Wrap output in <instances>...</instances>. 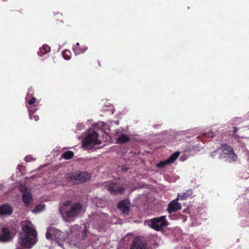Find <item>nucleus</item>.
Wrapping results in <instances>:
<instances>
[{
	"label": "nucleus",
	"instance_id": "4be33fe9",
	"mask_svg": "<svg viewBox=\"0 0 249 249\" xmlns=\"http://www.w3.org/2000/svg\"><path fill=\"white\" fill-rule=\"evenodd\" d=\"M62 56L65 59L67 60H70L71 58V51L68 50L63 51L62 52Z\"/></svg>",
	"mask_w": 249,
	"mask_h": 249
},
{
	"label": "nucleus",
	"instance_id": "9b49d317",
	"mask_svg": "<svg viewBox=\"0 0 249 249\" xmlns=\"http://www.w3.org/2000/svg\"><path fill=\"white\" fill-rule=\"evenodd\" d=\"M178 200L179 196H178V197L175 200H174L173 201L169 203V204L168 205L167 209L169 213L171 214L181 209V204L179 202H178L177 201Z\"/></svg>",
	"mask_w": 249,
	"mask_h": 249
},
{
	"label": "nucleus",
	"instance_id": "58836bf2",
	"mask_svg": "<svg viewBox=\"0 0 249 249\" xmlns=\"http://www.w3.org/2000/svg\"><path fill=\"white\" fill-rule=\"evenodd\" d=\"M98 65H99V66H101V64L99 63V62H98Z\"/></svg>",
	"mask_w": 249,
	"mask_h": 249
},
{
	"label": "nucleus",
	"instance_id": "a211bd4d",
	"mask_svg": "<svg viewBox=\"0 0 249 249\" xmlns=\"http://www.w3.org/2000/svg\"><path fill=\"white\" fill-rule=\"evenodd\" d=\"M50 51V47L46 45H43L42 47L40 49L39 52H38V54L39 56H41L42 55L40 54V53L42 54H46L48 53H49Z\"/></svg>",
	"mask_w": 249,
	"mask_h": 249
},
{
	"label": "nucleus",
	"instance_id": "dca6fc26",
	"mask_svg": "<svg viewBox=\"0 0 249 249\" xmlns=\"http://www.w3.org/2000/svg\"><path fill=\"white\" fill-rule=\"evenodd\" d=\"M130 140V138L125 135L122 134L116 140V143L117 144H123L129 142Z\"/></svg>",
	"mask_w": 249,
	"mask_h": 249
},
{
	"label": "nucleus",
	"instance_id": "cd10ccee",
	"mask_svg": "<svg viewBox=\"0 0 249 249\" xmlns=\"http://www.w3.org/2000/svg\"><path fill=\"white\" fill-rule=\"evenodd\" d=\"M238 129L235 127H233V136L232 137L234 138V139H237L239 138V136L238 135H236V133H237V131H238Z\"/></svg>",
	"mask_w": 249,
	"mask_h": 249
},
{
	"label": "nucleus",
	"instance_id": "f03ea898",
	"mask_svg": "<svg viewBox=\"0 0 249 249\" xmlns=\"http://www.w3.org/2000/svg\"><path fill=\"white\" fill-rule=\"evenodd\" d=\"M91 176L87 172L77 171L65 175V178L69 180L72 182L74 184L83 183L89 180Z\"/></svg>",
	"mask_w": 249,
	"mask_h": 249
},
{
	"label": "nucleus",
	"instance_id": "f704fd0d",
	"mask_svg": "<svg viewBox=\"0 0 249 249\" xmlns=\"http://www.w3.org/2000/svg\"><path fill=\"white\" fill-rule=\"evenodd\" d=\"M71 204V201L67 200L64 203V205L65 206H70Z\"/></svg>",
	"mask_w": 249,
	"mask_h": 249
},
{
	"label": "nucleus",
	"instance_id": "aec40b11",
	"mask_svg": "<svg viewBox=\"0 0 249 249\" xmlns=\"http://www.w3.org/2000/svg\"><path fill=\"white\" fill-rule=\"evenodd\" d=\"M73 156L72 151H67L61 155V157L66 160H70L73 158Z\"/></svg>",
	"mask_w": 249,
	"mask_h": 249
},
{
	"label": "nucleus",
	"instance_id": "20e7f679",
	"mask_svg": "<svg viewBox=\"0 0 249 249\" xmlns=\"http://www.w3.org/2000/svg\"><path fill=\"white\" fill-rule=\"evenodd\" d=\"M82 205L80 203H74L71 206L69 211H65L62 208L60 209L59 211L62 215L65 214L67 217L72 218L80 214L82 211Z\"/></svg>",
	"mask_w": 249,
	"mask_h": 249
},
{
	"label": "nucleus",
	"instance_id": "0eeeda50",
	"mask_svg": "<svg viewBox=\"0 0 249 249\" xmlns=\"http://www.w3.org/2000/svg\"><path fill=\"white\" fill-rule=\"evenodd\" d=\"M130 249H149L148 242L143 237H136L132 241Z\"/></svg>",
	"mask_w": 249,
	"mask_h": 249
},
{
	"label": "nucleus",
	"instance_id": "f3484780",
	"mask_svg": "<svg viewBox=\"0 0 249 249\" xmlns=\"http://www.w3.org/2000/svg\"><path fill=\"white\" fill-rule=\"evenodd\" d=\"M80 46L79 43H77L75 46L73 48V50L75 54H79L82 53H84L88 49V47L86 46L83 45L82 46V51H79L78 49L80 48Z\"/></svg>",
	"mask_w": 249,
	"mask_h": 249
},
{
	"label": "nucleus",
	"instance_id": "72a5a7b5",
	"mask_svg": "<svg viewBox=\"0 0 249 249\" xmlns=\"http://www.w3.org/2000/svg\"><path fill=\"white\" fill-rule=\"evenodd\" d=\"M32 159V158L31 156H30V155L26 156V158H25L26 161H28V162L31 161Z\"/></svg>",
	"mask_w": 249,
	"mask_h": 249
},
{
	"label": "nucleus",
	"instance_id": "393cba45",
	"mask_svg": "<svg viewBox=\"0 0 249 249\" xmlns=\"http://www.w3.org/2000/svg\"><path fill=\"white\" fill-rule=\"evenodd\" d=\"M28 109L29 113L30 118L31 119H32V114H34V113L36 111V110L34 108H33V107H28Z\"/></svg>",
	"mask_w": 249,
	"mask_h": 249
},
{
	"label": "nucleus",
	"instance_id": "5701e85b",
	"mask_svg": "<svg viewBox=\"0 0 249 249\" xmlns=\"http://www.w3.org/2000/svg\"><path fill=\"white\" fill-rule=\"evenodd\" d=\"M33 93L34 90L32 88H29L28 89V93L25 98L26 101H27L28 100H30L33 97Z\"/></svg>",
	"mask_w": 249,
	"mask_h": 249
},
{
	"label": "nucleus",
	"instance_id": "c9c22d12",
	"mask_svg": "<svg viewBox=\"0 0 249 249\" xmlns=\"http://www.w3.org/2000/svg\"><path fill=\"white\" fill-rule=\"evenodd\" d=\"M34 118L35 121H37L39 120V116L37 115L32 114V119Z\"/></svg>",
	"mask_w": 249,
	"mask_h": 249
},
{
	"label": "nucleus",
	"instance_id": "39448f33",
	"mask_svg": "<svg viewBox=\"0 0 249 249\" xmlns=\"http://www.w3.org/2000/svg\"><path fill=\"white\" fill-rule=\"evenodd\" d=\"M166 216L155 217L150 220V227L156 231H159L162 228L168 225V221L166 220Z\"/></svg>",
	"mask_w": 249,
	"mask_h": 249
},
{
	"label": "nucleus",
	"instance_id": "6e6552de",
	"mask_svg": "<svg viewBox=\"0 0 249 249\" xmlns=\"http://www.w3.org/2000/svg\"><path fill=\"white\" fill-rule=\"evenodd\" d=\"M14 237V232L7 227H2L0 230V243L11 241Z\"/></svg>",
	"mask_w": 249,
	"mask_h": 249
},
{
	"label": "nucleus",
	"instance_id": "2eb2a0df",
	"mask_svg": "<svg viewBox=\"0 0 249 249\" xmlns=\"http://www.w3.org/2000/svg\"><path fill=\"white\" fill-rule=\"evenodd\" d=\"M22 199L26 206H27L30 203V202L32 199V195L30 192H26L23 194L22 196Z\"/></svg>",
	"mask_w": 249,
	"mask_h": 249
},
{
	"label": "nucleus",
	"instance_id": "e433bc0d",
	"mask_svg": "<svg viewBox=\"0 0 249 249\" xmlns=\"http://www.w3.org/2000/svg\"><path fill=\"white\" fill-rule=\"evenodd\" d=\"M41 207V205H37L36 208L34 209V211L36 212H39V210H38L39 207Z\"/></svg>",
	"mask_w": 249,
	"mask_h": 249
},
{
	"label": "nucleus",
	"instance_id": "1a4fd4ad",
	"mask_svg": "<svg viewBox=\"0 0 249 249\" xmlns=\"http://www.w3.org/2000/svg\"><path fill=\"white\" fill-rule=\"evenodd\" d=\"M106 189L113 195L122 194L124 191V188L122 186H118L115 182H108L105 185Z\"/></svg>",
	"mask_w": 249,
	"mask_h": 249
},
{
	"label": "nucleus",
	"instance_id": "7ed1b4c3",
	"mask_svg": "<svg viewBox=\"0 0 249 249\" xmlns=\"http://www.w3.org/2000/svg\"><path fill=\"white\" fill-rule=\"evenodd\" d=\"M46 237L49 240H52L55 239L58 245L62 247L65 241L64 233L54 227H49L47 228Z\"/></svg>",
	"mask_w": 249,
	"mask_h": 249
},
{
	"label": "nucleus",
	"instance_id": "a878e982",
	"mask_svg": "<svg viewBox=\"0 0 249 249\" xmlns=\"http://www.w3.org/2000/svg\"><path fill=\"white\" fill-rule=\"evenodd\" d=\"M19 190L21 192L23 193V194L26 192H28L27 191L28 188L24 185H20L19 187Z\"/></svg>",
	"mask_w": 249,
	"mask_h": 249
},
{
	"label": "nucleus",
	"instance_id": "f257e3e1",
	"mask_svg": "<svg viewBox=\"0 0 249 249\" xmlns=\"http://www.w3.org/2000/svg\"><path fill=\"white\" fill-rule=\"evenodd\" d=\"M22 230L18 238V243L20 247H18L16 249H30L37 242V231L30 221L26 224L22 225Z\"/></svg>",
	"mask_w": 249,
	"mask_h": 249
},
{
	"label": "nucleus",
	"instance_id": "4468645a",
	"mask_svg": "<svg viewBox=\"0 0 249 249\" xmlns=\"http://www.w3.org/2000/svg\"><path fill=\"white\" fill-rule=\"evenodd\" d=\"M225 146H229L228 144H221L220 146V151L221 150V153L220 154L219 156V158L221 159H223L226 157V156H228L229 155H231V152L229 151L230 149H228V148H226L225 147Z\"/></svg>",
	"mask_w": 249,
	"mask_h": 249
},
{
	"label": "nucleus",
	"instance_id": "4c0bfd02",
	"mask_svg": "<svg viewBox=\"0 0 249 249\" xmlns=\"http://www.w3.org/2000/svg\"><path fill=\"white\" fill-rule=\"evenodd\" d=\"M82 46H80V48L78 49L79 51H82Z\"/></svg>",
	"mask_w": 249,
	"mask_h": 249
},
{
	"label": "nucleus",
	"instance_id": "bb28decb",
	"mask_svg": "<svg viewBox=\"0 0 249 249\" xmlns=\"http://www.w3.org/2000/svg\"><path fill=\"white\" fill-rule=\"evenodd\" d=\"M36 99L35 97H33L31 99L28 100L27 102L29 105H32L36 102Z\"/></svg>",
	"mask_w": 249,
	"mask_h": 249
},
{
	"label": "nucleus",
	"instance_id": "c756f323",
	"mask_svg": "<svg viewBox=\"0 0 249 249\" xmlns=\"http://www.w3.org/2000/svg\"><path fill=\"white\" fill-rule=\"evenodd\" d=\"M220 151V148H217V149L214 151H213L211 153V157L213 158L215 156H216Z\"/></svg>",
	"mask_w": 249,
	"mask_h": 249
},
{
	"label": "nucleus",
	"instance_id": "9d476101",
	"mask_svg": "<svg viewBox=\"0 0 249 249\" xmlns=\"http://www.w3.org/2000/svg\"><path fill=\"white\" fill-rule=\"evenodd\" d=\"M129 201L127 200H123L119 202L117 207L122 211L124 215H128L130 211Z\"/></svg>",
	"mask_w": 249,
	"mask_h": 249
},
{
	"label": "nucleus",
	"instance_id": "7c9ffc66",
	"mask_svg": "<svg viewBox=\"0 0 249 249\" xmlns=\"http://www.w3.org/2000/svg\"><path fill=\"white\" fill-rule=\"evenodd\" d=\"M86 235H87V230L86 229H85L82 232L81 239L83 240H85L86 238Z\"/></svg>",
	"mask_w": 249,
	"mask_h": 249
},
{
	"label": "nucleus",
	"instance_id": "473e14b6",
	"mask_svg": "<svg viewBox=\"0 0 249 249\" xmlns=\"http://www.w3.org/2000/svg\"><path fill=\"white\" fill-rule=\"evenodd\" d=\"M24 168L25 167L22 165H18V169L20 172L24 171Z\"/></svg>",
	"mask_w": 249,
	"mask_h": 249
},
{
	"label": "nucleus",
	"instance_id": "2f4dec72",
	"mask_svg": "<svg viewBox=\"0 0 249 249\" xmlns=\"http://www.w3.org/2000/svg\"><path fill=\"white\" fill-rule=\"evenodd\" d=\"M19 13H22L21 11H12V15L13 16H17L18 15Z\"/></svg>",
	"mask_w": 249,
	"mask_h": 249
},
{
	"label": "nucleus",
	"instance_id": "423d86ee",
	"mask_svg": "<svg viewBox=\"0 0 249 249\" xmlns=\"http://www.w3.org/2000/svg\"><path fill=\"white\" fill-rule=\"evenodd\" d=\"M98 134L96 131H93L92 133L88 134L83 141V146L86 148H89L96 144H99L101 143V141L98 139Z\"/></svg>",
	"mask_w": 249,
	"mask_h": 249
},
{
	"label": "nucleus",
	"instance_id": "f8f14e48",
	"mask_svg": "<svg viewBox=\"0 0 249 249\" xmlns=\"http://www.w3.org/2000/svg\"><path fill=\"white\" fill-rule=\"evenodd\" d=\"M13 212V208L8 204H4L0 206V217L4 215H10Z\"/></svg>",
	"mask_w": 249,
	"mask_h": 249
},
{
	"label": "nucleus",
	"instance_id": "ddd939ff",
	"mask_svg": "<svg viewBox=\"0 0 249 249\" xmlns=\"http://www.w3.org/2000/svg\"><path fill=\"white\" fill-rule=\"evenodd\" d=\"M225 147L226 148L228 147V149H230L229 151L231 152V155L228 156L226 160L230 162L236 161L238 158L237 156L234 152L233 148L230 146H225Z\"/></svg>",
	"mask_w": 249,
	"mask_h": 249
},
{
	"label": "nucleus",
	"instance_id": "b1692460",
	"mask_svg": "<svg viewBox=\"0 0 249 249\" xmlns=\"http://www.w3.org/2000/svg\"><path fill=\"white\" fill-rule=\"evenodd\" d=\"M168 164H169L168 163V162L167 161V160H166L164 161H161L159 163H157V167L158 168H162L164 166H165L166 165H168Z\"/></svg>",
	"mask_w": 249,
	"mask_h": 249
},
{
	"label": "nucleus",
	"instance_id": "c85d7f7f",
	"mask_svg": "<svg viewBox=\"0 0 249 249\" xmlns=\"http://www.w3.org/2000/svg\"><path fill=\"white\" fill-rule=\"evenodd\" d=\"M204 135L206 137L208 138H212L214 136V133L212 131L206 133L204 134Z\"/></svg>",
	"mask_w": 249,
	"mask_h": 249
},
{
	"label": "nucleus",
	"instance_id": "412c9836",
	"mask_svg": "<svg viewBox=\"0 0 249 249\" xmlns=\"http://www.w3.org/2000/svg\"><path fill=\"white\" fill-rule=\"evenodd\" d=\"M179 155V152H176L175 153L172 154L171 156L168 159H167L168 163L170 164L173 163L178 158Z\"/></svg>",
	"mask_w": 249,
	"mask_h": 249
},
{
	"label": "nucleus",
	"instance_id": "6ab92c4d",
	"mask_svg": "<svg viewBox=\"0 0 249 249\" xmlns=\"http://www.w3.org/2000/svg\"><path fill=\"white\" fill-rule=\"evenodd\" d=\"M192 195V191L191 189L188 190L186 192H184L181 194V195H178L179 196V198L180 200H185L187 198L190 197Z\"/></svg>",
	"mask_w": 249,
	"mask_h": 249
}]
</instances>
